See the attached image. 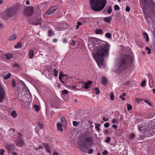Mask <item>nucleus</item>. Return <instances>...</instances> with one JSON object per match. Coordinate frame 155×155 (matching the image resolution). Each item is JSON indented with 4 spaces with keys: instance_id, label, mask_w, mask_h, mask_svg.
Here are the masks:
<instances>
[{
    "instance_id": "774afa93",
    "label": "nucleus",
    "mask_w": 155,
    "mask_h": 155,
    "mask_svg": "<svg viewBox=\"0 0 155 155\" xmlns=\"http://www.w3.org/2000/svg\"><path fill=\"white\" fill-rule=\"evenodd\" d=\"M136 100L138 102H140L142 101V99H141L137 98V99Z\"/></svg>"
},
{
    "instance_id": "6e6552de",
    "label": "nucleus",
    "mask_w": 155,
    "mask_h": 155,
    "mask_svg": "<svg viewBox=\"0 0 155 155\" xmlns=\"http://www.w3.org/2000/svg\"><path fill=\"white\" fill-rule=\"evenodd\" d=\"M15 130V129L14 128H12L9 130L8 132V136L11 140H14L15 138V135L14 134Z\"/></svg>"
},
{
    "instance_id": "b1692460",
    "label": "nucleus",
    "mask_w": 155,
    "mask_h": 155,
    "mask_svg": "<svg viewBox=\"0 0 155 155\" xmlns=\"http://www.w3.org/2000/svg\"><path fill=\"white\" fill-rule=\"evenodd\" d=\"M11 76V74L10 73L3 76V78L4 79L7 80Z\"/></svg>"
},
{
    "instance_id": "2f4dec72",
    "label": "nucleus",
    "mask_w": 155,
    "mask_h": 155,
    "mask_svg": "<svg viewBox=\"0 0 155 155\" xmlns=\"http://www.w3.org/2000/svg\"><path fill=\"white\" fill-rule=\"evenodd\" d=\"M107 12L109 14L111 13L112 12V7L110 6L109 7L108 9L107 10Z\"/></svg>"
},
{
    "instance_id": "4468645a",
    "label": "nucleus",
    "mask_w": 155,
    "mask_h": 155,
    "mask_svg": "<svg viewBox=\"0 0 155 155\" xmlns=\"http://www.w3.org/2000/svg\"><path fill=\"white\" fill-rule=\"evenodd\" d=\"M146 127H147V126L146 125L145 126H140V127H138L139 130L142 133H146Z\"/></svg>"
},
{
    "instance_id": "bf43d9fd",
    "label": "nucleus",
    "mask_w": 155,
    "mask_h": 155,
    "mask_svg": "<svg viewBox=\"0 0 155 155\" xmlns=\"http://www.w3.org/2000/svg\"><path fill=\"white\" fill-rule=\"evenodd\" d=\"M135 137V135L134 134H131L130 136V139H133Z\"/></svg>"
},
{
    "instance_id": "ddd939ff",
    "label": "nucleus",
    "mask_w": 155,
    "mask_h": 155,
    "mask_svg": "<svg viewBox=\"0 0 155 155\" xmlns=\"http://www.w3.org/2000/svg\"><path fill=\"white\" fill-rule=\"evenodd\" d=\"M57 7L56 6L52 7L47 10L46 13L47 14L52 13L57 10Z\"/></svg>"
},
{
    "instance_id": "ea45409f",
    "label": "nucleus",
    "mask_w": 155,
    "mask_h": 155,
    "mask_svg": "<svg viewBox=\"0 0 155 155\" xmlns=\"http://www.w3.org/2000/svg\"><path fill=\"white\" fill-rule=\"evenodd\" d=\"M106 139L105 140V142H106L107 143H108L111 140V139L109 137H106Z\"/></svg>"
},
{
    "instance_id": "c756f323",
    "label": "nucleus",
    "mask_w": 155,
    "mask_h": 155,
    "mask_svg": "<svg viewBox=\"0 0 155 155\" xmlns=\"http://www.w3.org/2000/svg\"><path fill=\"white\" fill-rule=\"evenodd\" d=\"M95 125H96L95 127L97 129V131H99L100 130V128L99 127L100 126V124H95Z\"/></svg>"
},
{
    "instance_id": "a18cd8bd",
    "label": "nucleus",
    "mask_w": 155,
    "mask_h": 155,
    "mask_svg": "<svg viewBox=\"0 0 155 155\" xmlns=\"http://www.w3.org/2000/svg\"><path fill=\"white\" fill-rule=\"evenodd\" d=\"M81 25V23L80 22L78 21L77 22V25L76 26V29H78L79 28V27Z\"/></svg>"
},
{
    "instance_id": "9d476101",
    "label": "nucleus",
    "mask_w": 155,
    "mask_h": 155,
    "mask_svg": "<svg viewBox=\"0 0 155 155\" xmlns=\"http://www.w3.org/2000/svg\"><path fill=\"white\" fill-rule=\"evenodd\" d=\"M6 149L8 151H13L15 148L14 145L12 144L6 143L5 145Z\"/></svg>"
},
{
    "instance_id": "f257e3e1",
    "label": "nucleus",
    "mask_w": 155,
    "mask_h": 155,
    "mask_svg": "<svg viewBox=\"0 0 155 155\" xmlns=\"http://www.w3.org/2000/svg\"><path fill=\"white\" fill-rule=\"evenodd\" d=\"M110 47V45L109 44L104 42L93 51V56L98 66L103 65L104 57L108 55Z\"/></svg>"
},
{
    "instance_id": "bb28decb",
    "label": "nucleus",
    "mask_w": 155,
    "mask_h": 155,
    "mask_svg": "<svg viewBox=\"0 0 155 155\" xmlns=\"http://www.w3.org/2000/svg\"><path fill=\"white\" fill-rule=\"evenodd\" d=\"M91 138L85 137L84 138V142L86 143V142H90L91 141Z\"/></svg>"
},
{
    "instance_id": "2eb2a0df",
    "label": "nucleus",
    "mask_w": 155,
    "mask_h": 155,
    "mask_svg": "<svg viewBox=\"0 0 155 155\" xmlns=\"http://www.w3.org/2000/svg\"><path fill=\"white\" fill-rule=\"evenodd\" d=\"M92 83V82L91 81H89L87 83H85L84 85L83 84V86H84V88L85 89H88L89 88L90 86H89V85L91 84ZM83 84H84L83 83H82Z\"/></svg>"
},
{
    "instance_id": "49530a36",
    "label": "nucleus",
    "mask_w": 155,
    "mask_h": 155,
    "mask_svg": "<svg viewBox=\"0 0 155 155\" xmlns=\"http://www.w3.org/2000/svg\"><path fill=\"white\" fill-rule=\"evenodd\" d=\"M38 126L41 129H42L43 127V125L40 122L38 123Z\"/></svg>"
},
{
    "instance_id": "f704fd0d",
    "label": "nucleus",
    "mask_w": 155,
    "mask_h": 155,
    "mask_svg": "<svg viewBox=\"0 0 155 155\" xmlns=\"http://www.w3.org/2000/svg\"><path fill=\"white\" fill-rule=\"evenodd\" d=\"M105 36L108 38H111V35L110 33H107L106 34Z\"/></svg>"
},
{
    "instance_id": "7c9ffc66",
    "label": "nucleus",
    "mask_w": 155,
    "mask_h": 155,
    "mask_svg": "<svg viewBox=\"0 0 155 155\" xmlns=\"http://www.w3.org/2000/svg\"><path fill=\"white\" fill-rule=\"evenodd\" d=\"M34 107L37 112L38 111L40 110L39 107L38 105H34Z\"/></svg>"
},
{
    "instance_id": "37998d69",
    "label": "nucleus",
    "mask_w": 155,
    "mask_h": 155,
    "mask_svg": "<svg viewBox=\"0 0 155 155\" xmlns=\"http://www.w3.org/2000/svg\"><path fill=\"white\" fill-rule=\"evenodd\" d=\"M12 86L13 87H14L16 86L15 80L12 79Z\"/></svg>"
},
{
    "instance_id": "13d9d810",
    "label": "nucleus",
    "mask_w": 155,
    "mask_h": 155,
    "mask_svg": "<svg viewBox=\"0 0 155 155\" xmlns=\"http://www.w3.org/2000/svg\"><path fill=\"white\" fill-rule=\"evenodd\" d=\"M107 150H104L102 153V154L103 155H107Z\"/></svg>"
},
{
    "instance_id": "c9c22d12",
    "label": "nucleus",
    "mask_w": 155,
    "mask_h": 155,
    "mask_svg": "<svg viewBox=\"0 0 155 155\" xmlns=\"http://www.w3.org/2000/svg\"><path fill=\"white\" fill-rule=\"evenodd\" d=\"M94 90L96 91V94L97 95L99 94L100 93V91L99 88L97 87H95L94 89Z\"/></svg>"
},
{
    "instance_id": "69168bd1",
    "label": "nucleus",
    "mask_w": 155,
    "mask_h": 155,
    "mask_svg": "<svg viewBox=\"0 0 155 155\" xmlns=\"http://www.w3.org/2000/svg\"><path fill=\"white\" fill-rule=\"evenodd\" d=\"M120 97L122 99V100L124 101L125 100V98L123 96H122V95H121L120 96Z\"/></svg>"
},
{
    "instance_id": "20e7f679",
    "label": "nucleus",
    "mask_w": 155,
    "mask_h": 155,
    "mask_svg": "<svg viewBox=\"0 0 155 155\" xmlns=\"http://www.w3.org/2000/svg\"><path fill=\"white\" fill-rule=\"evenodd\" d=\"M141 7L142 9L149 8L153 12L155 10V4L152 0H139Z\"/></svg>"
},
{
    "instance_id": "680f3d73",
    "label": "nucleus",
    "mask_w": 155,
    "mask_h": 155,
    "mask_svg": "<svg viewBox=\"0 0 155 155\" xmlns=\"http://www.w3.org/2000/svg\"><path fill=\"white\" fill-rule=\"evenodd\" d=\"M112 127L115 130H116L117 129V126L114 124L113 125Z\"/></svg>"
},
{
    "instance_id": "7ed1b4c3",
    "label": "nucleus",
    "mask_w": 155,
    "mask_h": 155,
    "mask_svg": "<svg viewBox=\"0 0 155 155\" xmlns=\"http://www.w3.org/2000/svg\"><path fill=\"white\" fill-rule=\"evenodd\" d=\"M91 9L95 12H98L103 9L107 3L106 0H90Z\"/></svg>"
},
{
    "instance_id": "c85d7f7f",
    "label": "nucleus",
    "mask_w": 155,
    "mask_h": 155,
    "mask_svg": "<svg viewBox=\"0 0 155 155\" xmlns=\"http://www.w3.org/2000/svg\"><path fill=\"white\" fill-rule=\"evenodd\" d=\"M95 33L97 34H102V31L101 29H97L95 31Z\"/></svg>"
},
{
    "instance_id": "0e129e2a",
    "label": "nucleus",
    "mask_w": 155,
    "mask_h": 155,
    "mask_svg": "<svg viewBox=\"0 0 155 155\" xmlns=\"http://www.w3.org/2000/svg\"><path fill=\"white\" fill-rule=\"evenodd\" d=\"M63 42L64 43H66L67 42V40L66 38H64L63 39Z\"/></svg>"
},
{
    "instance_id": "5701e85b",
    "label": "nucleus",
    "mask_w": 155,
    "mask_h": 155,
    "mask_svg": "<svg viewBox=\"0 0 155 155\" xmlns=\"http://www.w3.org/2000/svg\"><path fill=\"white\" fill-rule=\"evenodd\" d=\"M149 80V83H150V86L151 87H152V86L153 85V84L151 85V84L152 83L153 84V80L151 78V77L150 76V75H149L148 76Z\"/></svg>"
},
{
    "instance_id": "8fccbe9b",
    "label": "nucleus",
    "mask_w": 155,
    "mask_h": 155,
    "mask_svg": "<svg viewBox=\"0 0 155 155\" xmlns=\"http://www.w3.org/2000/svg\"><path fill=\"white\" fill-rule=\"evenodd\" d=\"M72 42L71 43V45L72 46H75L76 44V41L73 40H72Z\"/></svg>"
},
{
    "instance_id": "473e14b6",
    "label": "nucleus",
    "mask_w": 155,
    "mask_h": 155,
    "mask_svg": "<svg viewBox=\"0 0 155 155\" xmlns=\"http://www.w3.org/2000/svg\"><path fill=\"white\" fill-rule=\"evenodd\" d=\"M65 75L67 76V75L63 74L62 72H60L59 76V78L60 80H61V78L64 77Z\"/></svg>"
},
{
    "instance_id": "3c124183",
    "label": "nucleus",
    "mask_w": 155,
    "mask_h": 155,
    "mask_svg": "<svg viewBox=\"0 0 155 155\" xmlns=\"http://www.w3.org/2000/svg\"><path fill=\"white\" fill-rule=\"evenodd\" d=\"M62 93L63 95L65 94H67L68 93V91L65 90H64L62 91Z\"/></svg>"
},
{
    "instance_id": "864d4df0",
    "label": "nucleus",
    "mask_w": 155,
    "mask_h": 155,
    "mask_svg": "<svg viewBox=\"0 0 155 155\" xmlns=\"http://www.w3.org/2000/svg\"><path fill=\"white\" fill-rule=\"evenodd\" d=\"M54 33L52 31L49 30L48 31V35L49 36H51Z\"/></svg>"
},
{
    "instance_id": "c03bdc74",
    "label": "nucleus",
    "mask_w": 155,
    "mask_h": 155,
    "mask_svg": "<svg viewBox=\"0 0 155 155\" xmlns=\"http://www.w3.org/2000/svg\"><path fill=\"white\" fill-rule=\"evenodd\" d=\"M110 125V124L108 122H107L104 124V126L105 128H108Z\"/></svg>"
},
{
    "instance_id": "39448f33",
    "label": "nucleus",
    "mask_w": 155,
    "mask_h": 155,
    "mask_svg": "<svg viewBox=\"0 0 155 155\" xmlns=\"http://www.w3.org/2000/svg\"><path fill=\"white\" fill-rule=\"evenodd\" d=\"M20 8L18 5H13L6 10L5 11V14L8 17H12L16 14L17 12L19 10Z\"/></svg>"
},
{
    "instance_id": "a878e982",
    "label": "nucleus",
    "mask_w": 155,
    "mask_h": 155,
    "mask_svg": "<svg viewBox=\"0 0 155 155\" xmlns=\"http://www.w3.org/2000/svg\"><path fill=\"white\" fill-rule=\"evenodd\" d=\"M61 123H64L63 124H66V119L64 117H62L61 119Z\"/></svg>"
},
{
    "instance_id": "72a5a7b5",
    "label": "nucleus",
    "mask_w": 155,
    "mask_h": 155,
    "mask_svg": "<svg viewBox=\"0 0 155 155\" xmlns=\"http://www.w3.org/2000/svg\"><path fill=\"white\" fill-rule=\"evenodd\" d=\"M53 72L54 73V75L55 77H57L58 75V71L56 69L53 70Z\"/></svg>"
},
{
    "instance_id": "e433bc0d",
    "label": "nucleus",
    "mask_w": 155,
    "mask_h": 155,
    "mask_svg": "<svg viewBox=\"0 0 155 155\" xmlns=\"http://www.w3.org/2000/svg\"><path fill=\"white\" fill-rule=\"evenodd\" d=\"M21 43H18L15 46V48H20L21 47Z\"/></svg>"
},
{
    "instance_id": "4c0bfd02",
    "label": "nucleus",
    "mask_w": 155,
    "mask_h": 155,
    "mask_svg": "<svg viewBox=\"0 0 155 155\" xmlns=\"http://www.w3.org/2000/svg\"><path fill=\"white\" fill-rule=\"evenodd\" d=\"M110 99H111L112 101H113L114 99V94H113L112 92L110 94Z\"/></svg>"
},
{
    "instance_id": "9b49d317",
    "label": "nucleus",
    "mask_w": 155,
    "mask_h": 155,
    "mask_svg": "<svg viewBox=\"0 0 155 155\" xmlns=\"http://www.w3.org/2000/svg\"><path fill=\"white\" fill-rule=\"evenodd\" d=\"M41 23V18L39 17L35 18L32 21L31 24L33 25H38Z\"/></svg>"
},
{
    "instance_id": "f03ea898",
    "label": "nucleus",
    "mask_w": 155,
    "mask_h": 155,
    "mask_svg": "<svg viewBox=\"0 0 155 155\" xmlns=\"http://www.w3.org/2000/svg\"><path fill=\"white\" fill-rule=\"evenodd\" d=\"M133 59L130 55H124L121 56L118 60L117 64V70L119 72L126 69L131 66Z\"/></svg>"
},
{
    "instance_id": "a19ab883",
    "label": "nucleus",
    "mask_w": 155,
    "mask_h": 155,
    "mask_svg": "<svg viewBox=\"0 0 155 155\" xmlns=\"http://www.w3.org/2000/svg\"><path fill=\"white\" fill-rule=\"evenodd\" d=\"M132 108V106L130 105L129 104H127V110H131Z\"/></svg>"
},
{
    "instance_id": "603ef678",
    "label": "nucleus",
    "mask_w": 155,
    "mask_h": 155,
    "mask_svg": "<svg viewBox=\"0 0 155 155\" xmlns=\"http://www.w3.org/2000/svg\"><path fill=\"white\" fill-rule=\"evenodd\" d=\"M111 122L113 123H117L118 122V121L116 119H114L111 120Z\"/></svg>"
},
{
    "instance_id": "393cba45",
    "label": "nucleus",
    "mask_w": 155,
    "mask_h": 155,
    "mask_svg": "<svg viewBox=\"0 0 155 155\" xmlns=\"http://www.w3.org/2000/svg\"><path fill=\"white\" fill-rule=\"evenodd\" d=\"M143 35L144 38H146V41H148L149 38L148 34L144 32L143 33Z\"/></svg>"
},
{
    "instance_id": "6e6d98bb",
    "label": "nucleus",
    "mask_w": 155,
    "mask_h": 155,
    "mask_svg": "<svg viewBox=\"0 0 155 155\" xmlns=\"http://www.w3.org/2000/svg\"><path fill=\"white\" fill-rule=\"evenodd\" d=\"M126 11L127 12H129L130 10V8L129 6H127L125 9Z\"/></svg>"
},
{
    "instance_id": "de8ad7c7",
    "label": "nucleus",
    "mask_w": 155,
    "mask_h": 155,
    "mask_svg": "<svg viewBox=\"0 0 155 155\" xmlns=\"http://www.w3.org/2000/svg\"><path fill=\"white\" fill-rule=\"evenodd\" d=\"M144 101L145 102H146V103H147L148 104L150 105V106H151V103L149 102V100H147V99H145L144 100Z\"/></svg>"
},
{
    "instance_id": "412c9836",
    "label": "nucleus",
    "mask_w": 155,
    "mask_h": 155,
    "mask_svg": "<svg viewBox=\"0 0 155 155\" xmlns=\"http://www.w3.org/2000/svg\"><path fill=\"white\" fill-rule=\"evenodd\" d=\"M13 57L12 54L11 53H7L6 54V58L7 59H9Z\"/></svg>"
},
{
    "instance_id": "a211bd4d",
    "label": "nucleus",
    "mask_w": 155,
    "mask_h": 155,
    "mask_svg": "<svg viewBox=\"0 0 155 155\" xmlns=\"http://www.w3.org/2000/svg\"><path fill=\"white\" fill-rule=\"evenodd\" d=\"M62 125L61 124L59 123L57 124V127L58 130L61 131H62L63 130V129L62 128Z\"/></svg>"
},
{
    "instance_id": "338daca9",
    "label": "nucleus",
    "mask_w": 155,
    "mask_h": 155,
    "mask_svg": "<svg viewBox=\"0 0 155 155\" xmlns=\"http://www.w3.org/2000/svg\"><path fill=\"white\" fill-rule=\"evenodd\" d=\"M19 66V65L18 64H14L13 65V66L14 67H18Z\"/></svg>"
},
{
    "instance_id": "58836bf2",
    "label": "nucleus",
    "mask_w": 155,
    "mask_h": 155,
    "mask_svg": "<svg viewBox=\"0 0 155 155\" xmlns=\"http://www.w3.org/2000/svg\"><path fill=\"white\" fill-rule=\"evenodd\" d=\"M79 124V122L76 121H73V125L75 126H77Z\"/></svg>"
},
{
    "instance_id": "6ab92c4d",
    "label": "nucleus",
    "mask_w": 155,
    "mask_h": 155,
    "mask_svg": "<svg viewBox=\"0 0 155 155\" xmlns=\"http://www.w3.org/2000/svg\"><path fill=\"white\" fill-rule=\"evenodd\" d=\"M16 38V35L15 34H14L11 36L8 39L9 41L14 40Z\"/></svg>"
},
{
    "instance_id": "052dcab7",
    "label": "nucleus",
    "mask_w": 155,
    "mask_h": 155,
    "mask_svg": "<svg viewBox=\"0 0 155 155\" xmlns=\"http://www.w3.org/2000/svg\"><path fill=\"white\" fill-rule=\"evenodd\" d=\"M93 151L92 149H90L88 151V153L89 154H91L93 153Z\"/></svg>"
},
{
    "instance_id": "423d86ee",
    "label": "nucleus",
    "mask_w": 155,
    "mask_h": 155,
    "mask_svg": "<svg viewBox=\"0 0 155 155\" xmlns=\"http://www.w3.org/2000/svg\"><path fill=\"white\" fill-rule=\"evenodd\" d=\"M34 8L32 6H29L25 9L24 13L27 16H31L33 14Z\"/></svg>"
},
{
    "instance_id": "f3484780",
    "label": "nucleus",
    "mask_w": 155,
    "mask_h": 155,
    "mask_svg": "<svg viewBox=\"0 0 155 155\" xmlns=\"http://www.w3.org/2000/svg\"><path fill=\"white\" fill-rule=\"evenodd\" d=\"M112 17L111 16H109L103 19L104 21L108 23H110L112 20Z\"/></svg>"
},
{
    "instance_id": "5fc2aeb1",
    "label": "nucleus",
    "mask_w": 155,
    "mask_h": 155,
    "mask_svg": "<svg viewBox=\"0 0 155 155\" xmlns=\"http://www.w3.org/2000/svg\"><path fill=\"white\" fill-rule=\"evenodd\" d=\"M146 83V81H142L141 85L143 87H144L145 86V85Z\"/></svg>"
},
{
    "instance_id": "4be33fe9",
    "label": "nucleus",
    "mask_w": 155,
    "mask_h": 155,
    "mask_svg": "<svg viewBox=\"0 0 155 155\" xmlns=\"http://www.w3.org/2000/svg\"><path fill=\"white\" fill-rule=\"evenodd\" d=\"M34 56V52L32 50H30L29 52V58H32Z\"/></svg>"
},
{
    "instance_id": "f8f14e48",
    "label": "nucleus",
    "mask_w": 155,
    "mask_h": 155,
    "mask_svg": "<svg viewBox=\"0 0 155 155\" xmlns=\"http://www.w3.org/2000/svg\"><path fill=\"white\" fill-rule=\"evenodd\" d=\"M81 144H80V146L81 150L83 152L86 153L87 149L86 148L87 145L85 142H81Z\"/></svg>"
},
{
    "instance_id": "1a4fd4ad",
    "label": "nucleus",
    "mask_w": 155,
    "mask_h": 155,
    "mask_svg": "<svg viewBox=\"0 0 155 155\" xmlns=\"http://www.w3.org/2000/svg\"><path fill=\"white\" fill-rule=\"evenodd\" d=\"M146 131L145 133L147 135H149V136H152L154 134V132L152 131V128L150 127L147 125V127H146Z\"/></svg>"
},
{
    "instance_id": "e2e57ef3",
    "label": "nucleus",
    "mask_w": 155,
    "mask_h": 155,
    "mask_svg": "<svg viewBox=\"0 0 155 155\" xmlns=\"http://www.w3.org/2000/svg\"><path fill=\"white\" fill-rule=\"evenodd\" d=\"M108 118L106 119L105 117H104L103 118V120H104V121H108Z\"/></svg>"
},
{
    "instance_id": "aec40b11",
    "label": "nucleus",
    "mask_w": 155,
    "mask_h": 155,
    "mask_svg": "<svg viewBox=\"0 0 155 155\" xmlns=\"http://www.w3.org/2000/svg\"><path fill=\"white\" fill-rule=\"evenodd\" d=\"M107 82V79L105 77H103L102 78V84H105Z\"/></svg>"
},
{
    "instance_id": "09e8293b",
    "label": "nucleus",
    "mask_w": 155,
    "mask_h": 155,
    "mask_svg": "<svg viewBox=\"0 0 155 155\" xmlns=\"http://www.w3.org/2000/svg\"><path fill=\"white\" fill-rule=\"evenodd\" d=\"M5 151L3 149H1L0 150V155H3Z\"/></svg>"
},
{
    "instance_id": "4d7b16f0",
    "label": "nucleus",
    "mask_w": 155,
    "mask_h": 155,
    "mask_svg": "<svg viewBox=\"0 0 155 155\" xmlns=\"http://www.w3.org/2000/svg\"><path fill=\"white\" fill-rule=\"evenodd\" d=\"M146 50H148V54H150V52H151V49H150V48H149L148 47H146Z\"/></svg>"
},
{
    "instance_id": "dca6fc26",
    "label": "nucleus",
    "mask_w": 155,
    "mask_h": 155,
    "mask_svg": "<svg viewBox=\"0 0 155 155\" xmlns=\"http://www.w3.org/2000/svg\"><path fill=\"white\" fill-rule=\"evenodd\" d=\"M43 145L45 148L46 149V150L49 153H50V148L49 147V146L48 143H43Z\"/></svg>"
},
{
    "instance_id": "cd10ccee",
    "label": "nucleus",
    "mask_w": 155,
    "mask_h": 155,
    "mask_svg": "<svg viewBox=\"0 0 155 155\" xmlns=\"http://www.w3.org/2000/svg\"><path fill=\"white\" fill-rule=\"evenodd\" d=\"M11 116L14 118H15L17 117V114L15 110L13 111L11 113Z\"/></svg>"
},
{
    "instance_id": "79ce46f5",
    "label": "nucleus",
    "mask_w": 155,
    "mask_h": 155,
    "mask_svg": "<svg viewBox=\"0 0 155 155\" xmlns=\"http://www.w3.org/2000/svg\"><path fill=\"white\" fill-rule=\"evenodd\" d=\"M114 9L115 11L119 10L120 9L119 7L117 5H115L114 6Z\"/></svg>"
},
{
    "instance_id": "0eeeda50",
    "label": "nucleus",
    "mask_w": 155,
    "mask_h": 155,
    "mask_svg": "<svg viewBox=\"0 0 155 155\" xmlns=\"http://www.w3.org/2000/svg\"><path fill=\"white\" fill-rule=\"evenodd\" d=\"M18 138L16 140V144L17 145L20 147L22 146L24 144V142L21 137L22 135L20 133H18Z\"/></svg>"
}]
</instances>
